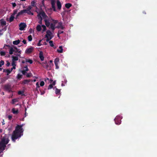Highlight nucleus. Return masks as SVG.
<instances>
[{
	"instance_id": "f257e3e1",
	"label": "nucleus",
	"mask_w": 157,
	"mask_h": 157,
	"mask_svg": "<svg viewBox=\"0 0 157 157\" xmlns=\"http://www.w3.org/2000/svg\"><path fill=\"white\" fill-rule=\"evenodd\" d=\"M23 131L22 126L19 125H17L12 136V140L15 142L16 139L20 137L22 135V133Z\"/></svg>"
},
{
	"instance_id": "c85d7f7f",
	"label": "nucleus",
	"mask_w": 157,
	"mask_h": 157,
	"mask_svg": "<svg viewBox=\"0 0 157 157\" xmlns=\"http://www.w3.org/2000/svg\"><path fill=\"white\" fill-rule=\"evenodd\" d=\"M42 27L43 28V32L45 31L46 30V26L44 25H42Z\"/></svg>"
},
{
	"instance_id": "f03ea898",
	"label": "nucleus",
	"mask_w": 157,
	"mask_h": 157,
	"mask_svg": "<svg viewBox=\"0 0 157 157\" xmlns=\"http://www.w3.org/2000/svg\"><path fill=\"white\" fill-rule=\"evenodd\" d=\"M9 140L6 136L2 138L0 142V154L5 149L6 144L8 143Z\"/></svg>"
},
{
	"instance_id": "58836bf2",
	"label": "nucleus",
	"mask_w": 157,
	"mask_h": 157,
	"mask_svg": "<svg viewBox=\"0 0 157 157\" xmlns=\"http://www.w3.org/2000/svg\"><path fill=\"white\" fill-rule=\"evenodd\" d=\"M0 54L2 56H4L5 54V52H0Z\"/></svg>"
},
{
	"instance_id": "473e14b6",
	"label": "nucleus",
	"mask_w": 157,
	"mask_h": 157,
	"mask_svg": "<svg viewBox=\"0 0 157 157\" xmlns=\"http://www.w3.org/2000/svg\"><path fill=\"white\" fill-rule=\"evenodd\" d=\"M28 39L29 41H31L32 40V36L31 35H30L28 37Z\"/></svg>"
},
{
	"instance_id": "603ef678",
	"label": "nucleus",
	"mask_w": 157,
	"mask_h": 157,
	"mask_svg": "<svg viewBox=\"0 0 157 157\" xmlns=\"http://www.w3.org/2000/svg\"><path fill=\"white\" fill-rule=\"evenodd\" d=\"M10 64V63L9 62H8L7 64V66H9Z\"/></svg>"
},
{
	"instance_id": "e433bc0d",
	"label": "nucleus",
	"mask_w": 157,
	"mask_h": 157,
	"mask_svg": "<svg viewBox=\"0 0 157 157\" xmlns=\"http://www.w3.org/2000/svg\"><path fill=\"white\" fill-rule=\"evenodd\" d=\"M41 41H42L41 40H40L39 41V42L37 44V45L38 46H40L42 45L41 44Z\"/></svg>"
},
{
	"instance_id": "20e7f679",
	"label": "nucleus",
	"mask_w": 157,
	"mask_h": 157,
	"mask_svg": "<svg viewBox=\"0 0 157 157\" xmlns=\"http://www.w3.org/2000/svg\"><path fill=\"white\" fill-rule=\"evenodd\" d=\"M21 51H20L16 47L14 46H13L12 47L10 48L9 49V54L10 55H12L14 52H18V53H21Z\"/></svg>"
},
{
	"instance_id": "a878e982",
	"label": "nucleus",
	"mask_w": 157,
	"mask_h": 157,
	"mask_svg": "<svg viewBox=\"0 0 157 157\" xmlns=\"http://www.w3.org/2000/svg\"><path fill=\"white\" fill-rule=\"evenodd\" d=\"M71 6V4L69 3L66 4L65 5V7L68 9Z\"/></svg>"
},
{
	"instance_id": "c9c22d12",
	"label": "nucleus",
	"mask_w": 157,
	"mask_h": 157,
	"mask_svg": "<svg viewBox=\"0 0 157 157\" xmlns=\"http://www.w3.org/2000/svg\"><path fill=\"white\" fill-rule=\"evenodd\" d=\"M53 85L52 84L50 85L48 88V89H51L53 87Z\"/></svg>"
},
{
	"instance_id": "f8f14e48",
	"label": "nucleus",
	"mask_w": 157,
	"mask_h": 157,
	"mask_svg": "<svg viewBox=\"0 0 157 157\" xmlns=\"http://www.w3.org/2000/svg\"><path fill=\"white\" fill-rule=\"evenodd\" d=\"M0 23L1 25L2 26H4L6 24V22L3 19L0 20Z\"/></svg>"
},
{
	"instance_id": "6e6d98bb",
	"label": "nucleus",
	"mask_w": 157,
	"mask_h": 157,
	"mask_svg": "<svg viewBox=\"0 0 157 157\" xmlns=\"http://www.w3.org/2000/svg\"><path fill=\"white\" fill-rule=\"evenodd\" d=\"M36 81V79H34L33 80V81L34 82H35Z\"/></svg>"
},
{
	"instance_id": "5fc2aeb1",
	"label": "nucleus",
	"mask_w": 157,
	"mask_h": 157,
	"mask_svg": "<svg viewBox=\"0 0 157 157\" xmlns=\"http://www.w3.org/2000/svg\"><path fill=\"white\" fill-rule=\"evenodd\" d=\"M2 132V129H0V132Z\"/></svg>"
},
{
	"instance_id": "2f4dec72",
	"label": "nucleus",
	"mask_w": 157,
	"mask_h": 157,
	"mask_svg": "<svg viewBox=\"0 0 157 157\" xmlns=\"http://www.w3.org/2000/svg\"><path fill=\"white\" fill-rule=\"evenodd\" d=\"M44 81H42L40 82V86H44Z\"/></svg>"
},
{
	"instance_id": "412c9836",
	"label": "nucleus",
	"mask_w": 157,
	"mask_h": 157,
	"mask_svg": "<svg viewBox=\"0 0 157 157\" xmlns=\"http://www.w3.org/2000/svg\"><path fill=\"white\" fill-rule=\"evenodd\" d=\"M20 42V40H17L14 41L13 42V44L14 45H17Z\"/></svg>"
},
{
	"instance_id": "c03bdc74",
	"label": "nucleus",
	"mask_w": 157,
	"mask_h": 157,
	"mask_svg": "<svg viewBox=\"0 0 157 157\" xmlns=\"http://www.w3.org/2000/svg\"><path fill=\"white\" fill-rule=\"evenodd\" d=\"M29 82V80H25L24 81V83H27L28 82Z\"/></svg>"
},
{
	"instance_id": "9b49d317",
	"label": "nucleus",
	"mask_w": 157,
	"mask_h": 157,
	"mask_svg": "<svg viewBox=\"0 0 157 157\" xmlns=\"http://www.w3.org/2000/svg\"><path fill=\"white\" fill-rule=\"evenodd\" d=\"M39 57L41 61H43L44 57L43 52L42 51H40L39 53Z\"/></svg>"
},
{
	"instance_id": "a18cd8bd",
	"label": "nucleus",
	"mask_w": 157,
	"mask_h": 157,
	"mask_svg": "<svg viewBox=\"0 0 157 157\" xmlns=\"http://www.w3.org/2000/svg\"><path fill=\"white\" fill-rule=\"evenodd\" d=\"M25 75L27 77H30V75L29 74H26V73Z\"/></svg>"
},
{
	"instance_id": "8fccbe9b",
	"label": "nucleus",
	"mask_w": 157,
	"mask_h": 157,
	"mask_svg": "<svg viewBox=\"0 0 157 157\" xmlns=\"http://www.w3.org/2000/svg\"><path fill=\"white\" fill-rule=\"evenodd\" d=\"M8 117L9 119L10 120L12 118V117L11 116H9Z\"/></svg>"
},
{
	"instance_id": "e2e57ef3",
	"label": "nucleus",
	"mask_w": 157,
	"mask_h": 157,
	"mask_svg": "<svg viewBox=\"0 0 157 157\" xmlns=\"http://www.w3.org/2000/svg\"><path fill=\"white\" fill-rule=\"evenodd\" d=\"M4 124V123H3V124Z\"/></svg>"
},
{
	"instance_id": "ea45409f",
	"label": "nucleus",
	"mask_w": 157,
	"mask_h": 157,
	"mask_svg": "<svg viewBox=\"0 0 157 157\" xmlns=\"http://www.w3.org/2000/svg\"><path fill=\"white\" fill-rule=\"evenodd\" d=\"M36 88H38L40 87V86L39 85V82H37L36 84Z\"/></svg>"
},
{
	"instance_id": "2eb2a0df",
	"label": "nucleus",
	"mask_w": 157,
	"mask_h": 157,
	"mask_svg": "<svg viewBox=\"0 0 157 157\" xmlns=\"http://www.w3.org/2000/svg\"><path fill=\"white\" fill-rule=\"evenodd\" d=\"M57 5L58 7V9L60 10L61 8V4L60 2L59 1H57Z\"/></svg>"
},
{
	"instance_id": "39448f33",
	"label": "nucleus",
	"mask_w": 157,
	"mask_h": 157,
	"mask_svg": "<svg viewBox=\"0 0 157 157\" xmlns=\"http://www.w3.org/2000/svg\"><path fill=\"white\" fill-rule=\"evenodd\" d=\"M47 34L46 35V37L47 38L46 40L47 41H48L50 40L53 37V36L52 33L50 31H47Z\"/></svg>"
},
{
	"instance_id": "7c9ffc66",
	"label": "nucleus",
	"mask_w": 157,
	"mask_h": 157,
	"mask_svg": "<svg viewBox=\"0 0 157 157\" xmlns=\"http://www.w3.org/2000/svg\"><path fill=\"white\" fill-rule=\"evenodd\" d=\"M22 77V75H21L20 74H18L17 76V78L18 79H20Z\"/></svg>"
},
{
	"instance_id": "79ce46f5",
	"label": "nucleus",
	"mask_w": 157,
	"mask_h": 157,
	"mask_svg": "<svg viewBox=\"0 0 157 157\" xmlns=\"http://www.w3.org/2000/svg\"><path fill=\"white\" fill-rule=\"evenodd\" d=\"M18 93L19 94H22L23 93V92L21 91H19L18 92Z\"/></svg>"
},
{
	"instance_id": "5701e85b",
	"label": "nucleus",
	"mask_w": 157,
	"mask_h": 157,
	"mask_svg": "<svg viewBox=\"0 0 157 157\" xmlns=\"http://www.w3.org/2000/svg\"><path fill=\"white\" fill-rule=\"evenodd\" d=\"M44 21L45 22V24L48 27L50 25V23H49V21L47 20H45Z\"/></svg>"
},
{
	"instance_id": "dca6fc26",
	"label": "nucleus",
	"mask_w": 157,
	"mask_h": 157,
	"mask_svg": "<svg viewBox=\"0 0 157 157\" xmlns=\"http://www.w3.org/2000/svg\"><path fill=\"white\" fill-rule=\"evenodd\" d=\"M13 69V68H11V69H8L5 70H4V71L7 73V75H8L12 71Z\"/></svg>"
},
{
	"instance_id": "a19ab883",
	"label": "nucleus",
	"mask_w": 157,
	"mask_h": 157,
	"mask_svg": "<svg viewBox=\"0 0 157 157\" xmlns=\"http://www.w3.org/2000/svg\"><path fill=\"white\" fill-rule=\"evenodd\" d=\"M12 4L13 8L15 7L16 6V4L15 3H12Z\"/></svg>"
},
{
	"instance_id": "b1692460",
	"label": "nucleus",
	"mask_w": 157,
	"mask_h": 157,
	"mask_svg": "<svg viewBox=\"0 0 157 157\" xmlns=\"http://www.w3.org/2000/svg\"><path fill=\"white\" fill-rule=\"evenodd\" d=\"M18 99L17 98L14 99L12 100V103L14 104L16 102L18 101Z\"/></svg>"
},
{
	"instance_id": "37998d69",
	"label": "nucleus",
	"mask_w": 157,
	"mask_h": 157,
	"mask_svg": "<svg viewBox=\"0 0 157 157\" xmlns=\"http://www.w3.org/2000/svg\"><path fill=\"white\" fill-rule=\"evenodd\" d=\"M63 31L61 30H59L58 32L59 34L62 33H63Z\"/></svg>"
},
{
	"instance_id": "423d86ee",
	"label": "nucleus",
	"mask_w": 157,
	"mask_h": 157,
	"mask_svg": "<svg viewBox=\"0 0 157 157\" xmlns=\"http://www.w3.org/2000/svg\"><path fill=\"white\" fill-rule=\"evenodd\" d=\"M26 26V24L23 23H21L19 25V29L20 30H23Z\"/></svg>"
},
{
	"instance_id": "f3484780",
	"label": "nucleus",
	"mask_w": 157,
	"mask_h": 157,
	"mask_svg": "<svg viewBox=\"0 0 157 157\" xmlns=\"http://www.w3.org/2000/svg\"><path fill=\"white\" fill-rule=\"evenodd\" d=\"M25 69L21 71V72L23 75H25L26 73L25 72L28 71V68L27 66L25 67Z\"/></svg>"
},
{
	"instance_id": "3c124183",
	"label": "nucleus",
	"mask_w": 157,
	"mask_h": 157,
	"mask_svg": "<svg viewBox=\"0 0 157 157\" xmlns=\"http://www.w3.org/2000/svg\"><path fill=\"white\" fill-rule=\"evenodd\" d=\"M55 83H56L55 81H54L52 82V85L53 86L55 84Z\"/></svg>"
},
{
	"instance_id": "4468645a",
	"label": "nucleus",
	"mask_w": 157,
	"mask_h": 157,
	"mask_svg": "<svg viewBox=\"0 0 157 157\" xmlns=\"http://www.w3.org/2000/svg\"><path fill=\"white\" fill-rule=\"evenodd\" d=\"M56 27L61 29H63L64 28L62 25V23H58V25Z\"/></svg>"
},
{
	"instance_id": "ddd939ff",
	"label": "nucleus",
	"mask_w": 157,
	"mask_h": 157,
	"mask_svg": "<svg viewBox=\"0 0 157 157\" xmlns=\"http://www.w3.org/2000/svg\"><path fill=\"white\" fill-rule=\"evenodd\" d=\"M12 112L14 114H17L18 113V110L17 109H16L13 108L12 109Z\"/></svg>"
},
{
	"instance_id": "393cba45",
	"label": "nucleus",
	"mask_w": 157,
	"mask_h": 157,
	"mask_svg": "<svg viewBox=\"0 0 157 157\" xmlns=\"http://www.w3.org/2000/svg\"><path fill=\"white\" fill-rule=\"evenodd\" d=\"M59 61V59L58 58H56L54 61L55 64H58V62Z\"/></svg>"
},
{
	"instance_id": "052dcab7",
	"label": "nucleus",
	"mask_w": 157,
	"mask_h": 157,
	"mask_svg": "<svg viewBox=\"0 0 157 157\" xmlns=\"http://www.w3.org/2000/svg\"><path fill=\"white\" fill-rule=\"evenodd\" d=\"M116 118H115V121H116Z\"/></svg>"
},
{
	"instance_id": "09e8293b",
	"label": "nucleus",
	"mask_w": 157,
	"mask_h": 157,
	"mask_svg": "<svg viewBox=\"0 0 157 157\" xmlns=\"http://www.w3.org/2000/svg\"><path fill=\"white\" fill-rule=\"evenodd\" d=\"M56 68L58 69L59 68V67L58 66V64H55Z\"/></svg>"
},
{
	"instance_id": "c756f323",
	"label": "nucleus",
	"mask_w": 157,
	"mask_h": 157,
	"mask_svg": "<svg viewBox=\"0 0 157 157\" xmlns=\"http://www.w3.org/2000/svg\"><path fill=\"white\" fill-rule=\"evenodd\" d=\"M49 43L50 44V45L51 47H53L54 46V44L53 43V41L52 40H50L49 41Z\"/></svg>"
},
{
	"instance_id": "4d7b16f0",
	"label": "nucleus",
	"mask_w": 157,
	"mask_h": 157,
	"mask_svg": "<svg viewBox=\"0 0 157 157\" xmlns=\"http://www.w3.org/2000/svg\"><path fill=\"white\" fill-rule=\"evenodd\" d=\"M25 63V61H22V63Z\"/></svg>"
},
{
	"instance_id": "a211bd4d",
	"label": "nucleus",
	"mask_w": 157,
	"mask_h": 157,
	"mask_svg": "<svg viewBox=\"0 0 157 157\" xmlns=\"http://www.w3.org/2000/svg\"><path fill=\"white\" fill-rule=\"evenodd\" d=\"M63 49L61 46H59V49H57V51L60 53H61L63 52Z\"/></svg>"
},
{
	"instance_id": "aec40b11",
	"label": "nucleus",
	"mask_w": 157,
	"mask_h": 157,
	"mask_svg": "<svg viewBox=\"0 0 157 157\" xmlns=\"http://www.w3.org/2000/svg\"><path fill=\"white\" fill-rule=\"evenodd\" d=\"M12 61H16L18 60V58L17 56H12Z\"/></svg>"
},
{
	"instance_id": "cd10ccee",
	"label": "nucleus",
	"mask_w": 157,
	"mask_h": 157,
	"mask_svg": "<svg viewBox=\"0 0 157 157\" xmlns=\"http://www.w3.org/2000/svg\"><path fill=\"white\" fill-rule=\"evenodd\" d=\"M26 62H29L30 64H32L33 63V61L31 59H26Z\"/></svg>"
},
{
	"instance_id": "13d9d810",
	"label": "nucleus",
	"mask_w": 157,
	"mask_h": 157,
	"mask_svg": "<svg viewBox=\"0 0 157 157\" xmlns=\"http://www.w3.org/2000/svg\"><path fill=\"white\" fill-rule=\"evenodd\" d=\"M50 63H52V60H50Z\"/></svg>"
},
{
	"instance_id": "bb28decb",
	"label": "nucleus",
	"mask_w": 157,
	"mask_h": 157,
	"mask_svg": "<svg viewBox=\"0 0 157 157\" xmlns=\"http://www.w3.org/2000/svg\"><path fill=\"white\" fill-rule=\"evenodd\" d=\"M14 18V16H13V15H12L10 18V19H9L10 22H11L13 20Z\"/></svg>"
},
{
	"instance_id": "0e129e2a",
	"label": "nucleus",
	"mask_w": 157,
	"mask_h": 157,
	"mask_svg": "<svg viewBox=\"0 0 157 157\" xmlns=\"http://www.w3.org/2000/svg\"><path fill=\"white\" fill-rule=\"evenodd\" d=\"M25 116H26V114H25Z\"/></svg>"
},
{
	"instance_id": "1a4fd4ad",
	"label": "nucleus",
	"mask_w": 157,
	"mask_h": 157,
	"mask_svg": "<svg viewBox=\"0 0 157 157\" xmlns=\"http://www.w3.org/2000/svg\"><path fill=\"white\" fill-rule=\"evenodd\" d=\"M33 50V48L31 47L26 49L25 50V53L27 54H29L31 53Z\"/></svg>"
},
{
	"instance_id": "7ed1b4c3",
	"label": "nucleus",
	"mask_w": 157,
	"mask_h": 157,
	"mask_svg": "<svg viewBox=\"0 0 157 157\" xmlns=\"http://www.w3.org/2000/svg\"><path fill=\"white\" fill-rule=\"evenodd\" d=\"M32 6H28L26 9H24L21 10L17 14L16 17H19L20 15H24L25 13H27L29 15H33V13L31 12V10L32 8Z\"/></svg>"
},
{
	"instance_id": "72a5a7b5",
	"label": "nucleus",
	"mask_w": 157,
	"mask_h": 157,
	"mask_svg": "<svg viewBox=\"0 0 157 157\" xmlns=\"http://www.w3.org/2000/svg\"><path fill=\"white\" fill-rule=\"evenodd\" d=\"M4 64V62L2 60H1L0 62V67H2V66Z\"/></svg>"
},
{
	"instance_id": "6ab92c4d",
	"label": "nucleus",
	"mask_w": 157,
	"mask_h": 157,
	"mask_svg": "<svg viewBox=\"0 0 157 157\" xmlns=\"http://www.w3.org/2000/svg\"><path fill=\"white\" fill-rule=\"evenodd\" d=\"M16 62L15 61H12V65L13 66V67H12L13 69H15V67L16 66Z\"/></svg>"
},
{
	"instance_id": "f704fd0d",
	"label": "nucleus",
	"mask_w": 157,
	"mask_h": 157,
	"mask_svg": "<svg viewBox=\"0 0 157 157\" xmlns=\"http://www.w3.org/2000/svg\"><path fill=\"white\" fill-rule=\"evenodd\" d=\"M60 92V90L56 89V94H57Z\"/></svg>"
},
{
	"instance_id": "4be33fe9",
	"label": "nucleus",
	"mask_w": 157,
	"mask_h": 157,
	"mask_svg": "<svg viewBox=\"0 0 157 157\" xmlns=\"http://www.w3.org/2000/svg\"><path fill=\"white\" fill-rule=\"evenodd\" d=\"M42 26H41L40 25H38L36 27V29L38 31H40L41 29Z\"/></svg>"
},
{
	"instance_id": "bf43d9fd",
	"label": "nucleus",
	"mask_w": 157,
	"mask_h": 157,
	"mask_svg": "<svg viewBox=\"0 0 157 157\" xmlns=\"http://www.w3.org/2000/svg\"><path fill=\"white\" fill-rule=\"evenodd\" d=\"M26 0H21V1H25Z\"/></svg>"
},
{
	"instance_id": "6e6552de",
	"label": "nucleus",
	"mask_w": 157,
	"mask_h": 157,
	"mask_svg": "<svg viewBox=\"0 0 157 157\" xmlns=\"http://www.w3.org/2000/svg\"><path fill=\"white\" fill-rule=\"evenodd\" d=\"M53 23L51 24L50 28L52 30H54L55 28L56 25L57 23V21L55 20H53Z\"/></svg>"
},
{
	"instance_id": "4c0bfd02",
	"label": "nucleus",
	"mask_w": 157,
	"mask_h": 157,
	"mask_svg": "<svg viewBox=\"0 0 157 157\" xmlns=\"http://www.w3.org/2000/svg\"><path fill=\"white\" fill-rule=\"evenodd\" d=\"M17 10H14L13 11V16H14V15L16 13H17Z\"/></svg>"
},
{
	"instance_id": "864d4df0",
	"label": "nucleus",
	"mask_w": 157,
	"mask_h": 157,
	"mask_svg": "<svg viewBox=\"0 0 157 157\" xmlns=\"http://www.w3.org/2000/svg\"><path fill=\"white\" fill-rule=\"evenodd\" d=\"M39 23L40 24H42V20H40Z\"/></svg>"
},
{
	"instance_id": "9d476101",
	"label": "nucleus",
	"mask_w": 157,
	"mask_h": 157,
	"mask_svg": "<svg viewBox=\"0 0 157 157\" xmlns=\"http://www.w3.org/2000/svg\"><path fill=\"white\" fill-rule=\"evenodd\" d=\"M51 4L52 6V8L53 9V10L55 11H56V10L55 6V2L53 0H52L51 2Z\"/></svg>"
},
{
	"instance_id": "0eeeda50",
	"label": "nucleus",
	"mask_w": 157,
	"mask_h": 157,
	"mask_svg": "<svg viewBox=\"0 0 157 157\" xmlns=\"http://www.w3.org/2000/svg\"><path fill=\"white\" fill-rule=\"evenodd\" d=\"M46 15L44 12H41L37 15V17L39 20H42V18L41 16L43 17H46Z\"/></svg>"
},
{
	"instance_id": "49530a36",
	"label": "nucleus",
	"mask_w": 157,
	"mask_h": 157,
	"mask_svg": "<svg viewBox=\"0 0 157 157\" xmlns=\"http://www.w3.org/2000/svg\"><path fill=\"white\" fill-rule=\"evenodd\" d=\"M35 2L34 1H33L32 2H31V4H32V6H34V4H35Z\"/></svg>"
},
{
	"instance_id": "de8ad7c7",
	"label": "nucleus",
	"mask_w": 157,
	"mask_h": 157,
	"mask_svg": "<svg viewBox=\"0 0 157 157\" xmlns=\"http://www.w3.org/2000/svg\"><path fill=\"white\" fill-rule=\"evenodd\" d=\"M22 42L25 44H26V41L25 40H23L22 41Z\"/></svg>"
},
{
	"instance_id": "680f3d73",
	"label": "nucleus",
	"mask_w": 157,
	"mask_h": 157,
	"mask_svg": "<svg viewBox=\"0 0 157 157\" xmlns=\"http://www.w3.org/2000/svg\"><path fill=\"white\" fill-rule=\"evenodd\" d=\"M18 56H20V55H18Z\"/></svg>"
}]
</instances>
